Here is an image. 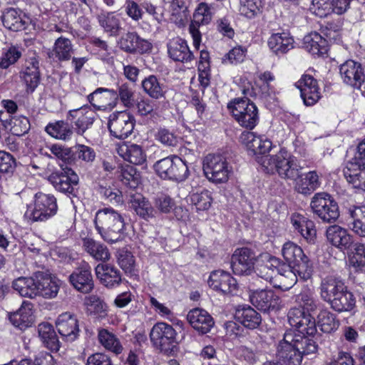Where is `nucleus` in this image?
Returning <instances> with one entry per match:
<instances>
[{
	"label": "nucleus",
	"instance_id": "f257e3e1",
	"mask_svg": "<svg viewBox=\"0 0 365 365\" xmlns=\"http://www.w3.org/2000/svg\"><path fill=\"white\" fill-rule=\"evenodd\" d=\"M263 165L268 173L276 171L282 178L294 180V189L300 194L310 195L320 185L319 175L316 171H309L301 175L302 167L294 158L288 156L284 150H280L274 156L265 158Z\"/></svg>",
	"mask_w": 365,
	"mask_h": 365
},
{
	"label": "nucleus",
	"instance_id": "f03ea898",
	"mask_svg": "<svg viewBox=\"0 0 365 365\" xmlns=\"http://www.w3.org/2000/svg\"><path fill=\"white\" fill-rule=\"evenodd\" d=\"M94 224L101 237L110 243L118 241L124 230L123 216L111 207H105L96 213Z\"/></svg>",
	"mask_w": 365,
	"mask_h": 365
},
{
	"label": "nucleus",
	"instance_id": "7ed1b4c3",
	"mask_svg": "<svg viewBox=\"0 0 365 365\" xmlns=\"http://www.w3.org/2000/svg\"><path fill=\"white\" fill-rule=\"evenodd\" d=\"M242 93L244 97L233 99L228 103L227 108L240 126L251 130L259 122L258 109L248 98L254 94L253 89L244 88Z\"/></svg>",
	"mask_w": 365,
	"mask_h": 365
},
{
	"label": "nucleus",
	"instance_id": "20e7f679",
	"mask_svg": "<svg viewBox=\"0 0 365 365\" xmlns=\"http://www.w3.org/2000/svg\"><path fill=\"white\" fill-rule=\"evenodd\" d=\"M282 255L286 264L296 273L297 277L298 276L304 281L311 278L312 264L299 246L292 242H287L283 245Z\"/></svg>",
	"mask_w": 365,
	"mask_h": 365
},
{
	"label": "nucleus",
	"instance_id": "39448f33",
	"mask_svg": "<svg viewBox=\"0 0 365 365\" xmlns=\"http://www.w3.org/2000/svg\"><path fill=\"white\" fill-rule=\"evenodd\" d=\"M57 210L54 195L37 192L34 195V206H28L24 217L32 222H43L54 216Z\"/></svg>",
	"mask_w": 365,
	"mask_h": 365
},
{
	"label": "nucleus",
	"instance_id": "423d86ee",
	"mask_svg": "<svg viewBox=\"0 0 365 365\" xmlns=\"http://www.w3.org/2000/svg\"><path fill=\"white\" fill-rule=\"evenodd\" d=\"M157 175L162 179L182 182L189 175L186 163L177 156L158 160L153 165Z\"/></svg>",
	"mask_w": 365,
	"mask_h": 365
},
{
	"label": "nucleus",
	"instance_id": "0eeeda50",
	"mask_svg": "<svg viewBox=\"0 0 365 365\" xmlns=\"http://www.w3.org/2000/svg\"><path fill=\"white\" fill-rule=\"evenodd\" d=\"M310 207L314 214L324 222H334L339 217L337 202L327 192L316 193L312 198Z\"/></svg>",
	"mask_w": 365,
	"mask_h": 365
},
{
	"label": "nucleus",
	"instance_id": "6e6552de",
	"mask_svg": "<svg viewBox=\"0 0 365 365\" xmlns=\"http://www.w3.org/2000/svg\"><path fill=\"white\" fill-rule=\"evenodd\" d=\"M177 333L173 327L165 322L156 323L150 332L153 346L161 352L170 354L175 347Z\"/></svg>",
	"mask_w": 365,
	"mask_h": 365
},
{
	"label": "nucleus",
	"instance_id": "1a4fd4ad",
	"mask_svg": "<svg viewBox=\"0 0 365 365\" xmlns=\"http://www.w3.org/2000/svg\"><path fill=\"white\" fill-rule=\"evenodd\" d=\"M203 171L210 181L222 183L228 180L231 168L222 155L208 154L203 160Z\"/></svg>",
	"mask_w": 365,
	"mask_h": 365
},
{
	"label": "nucleus",
	"instance_id": "9d476101",
	"mask_svg": "<svg viewBox=\"0 0 365 365\" xmlns=\"http://www.w3.org/2000/svg\"><path fill=\"white\" fill-rule=\"evenodd\" d=\"M284 340L292 344L297 349L302 358L312 357L319 349L316 341V334H306L305 331L297 332L292 329L287 330L284 334Z\"/></svg>",
	"mask_w": 365,
	"mask_h": 365
},
{
	"label": "nucleus",
	"instance_id": "9b49d317",
	"mask_svg": "<svg viewBox=\"0 0 365 365\" xmlns=\"http://www.w3.org/2000/svg\"><path fill=\"white\" fill-rule=\"evenodd\" d=\"M265 258L267 259L264 265H261L259 269V275L267 281H271L272 279V274L266 272L267 270H270L272 273L277 272L280 276L287 280V284L283 285L284 289H287L292 287L297 282L296 273L292 271L289 266L285 262L276 257L266 255Z\"/></svg>",
	"mask_w": 365,
	"mask_h": 365
},
{
	"label": "nucleus",
	"instance_id": "f8f14e48",
	"mask_svg": "<svg viewBox=\"0 0 365 365\" xmlns=\"http://www.w3.org/2000/svg\"><path fill=\"white\" fill-rule=\"evenodd\" d=\"M48 180L58 192L69 196H76V187L78 184L79 178L71 168L61 167V170L52 173Z\"/></svg>",
	"mask_w": 365,
	"mask_h": 365
},
{
	"label": "nucleus",
	"instance_id": "ddd939ff",
	"mask_svg": "<svg viewBox=\"0 0 365 365\" xmlns=\"http://www.w3.org/2000/svg\"><path fill=\"white\" fill-rule=\"evenodd\" d=\"M135 119L127 111H116L108 118V128L110 134L116 138L124 139L133 132Z\"/></svg>",
	"mask_w": 365,
	"mask_h": 365
},
{
	"label": "nucleus",
	"instance_id": "4468645a",
	"mask_svg": "<svg viewBox=\"0 0 365 365\" xmlns=\"http://www.w3.org/2000/svg\"><path fill=\"white\" fill-rule=\"evenodd\" d=\"M257 256L251 248H237L231 257V267L237 275H250L252 273Z\"/></svg>",
	"mask_w": 365,
	"mask_h": 365
},
{
	"label": "nucleus",
	"instance_id": "2eb2a0df",
	"mask_svg": "<svg viewBox=\"0 0 365 365\" xmlns=\"http://www.w3.org/2000/svg\"><path fill=\"white\" fill-rule=\"evenodd\" d=\"M343 174L349 184L359 191H365V163L346 154Z\"/></svg>",
	"mask_w": 365,
	"mask_h": 365
},
{
	"label": "nucleus",
	"instance_id": "dca6fc26",
	"mask_svg": "<svg viewBox=\"0 0 365 365\" xmlns=\"http://www.w3.org/2000/svg\"><path fill=\"white\" fill-rule=\"evenodd\" d=\"M96 115L95 111L88 110L86 106H82L69 110L67 113V119L72 125L73 130L78 135H83L93 125Z\"/></svg>",
	"mask_w": 365,
	"mask_h": 365
},
{
	"label": "nucleus",
	"instance_id": "f3484780",
	"mask_svg": "<svg viewBox=\"0 0 365 365\" xmlns=\"http://www.w3.org/2000/svg\"><path fill=\"white\" fill-rule=\"evenodd\" d=\"M68 279L73 288L83 294L91 293L94 288L91 267L88 263L83 262L76 268Z\"/></svg>",
	"mask_w": 365,
	"mask_h": 365
},
{
	"label": "nucleus",
	"instance_id": "a211bd4d",
	"mask_svg": "<svg viewBox=\"0 0 365 365\" xmlns=\"http://www.w3.org/2000/svg\"><path fill=\"white\" fill-rule=\"evenodd\" d=\"M212 13L210 6L206 3H200L193 14V18L190 25V32L193 39V44L198 48L201 41L199 31L200 26L207 25L212 20Z\"/></svg>",
	"mask_w": 365,
	"mask_h": 365
},
{
	"label": "nucleus",
	"instance_id": "6ab92c4d",
	"mask_svg": "<svg viewBox=\"0 0 365 365\" xmlns=\"http://www.w3.org/2000/svg\"><path fill=\"white\" fill-rule=\"evenodd\" d=\"M249 298L255 307L264 312L277 310L279 307L280 298L272 289L251 291Z\"/></svg>",
	"mask_w": 365,
	"mask_h": 365
},
{
	"label": "nucleus",
	"instance_id": "aec40b11",
	"mask_svg": "<svg viewBox=\"0 0 365 365\" xmlns=\"http://www.w3.org/2000/svg\"><path fill=\"white\" fill-rule=\"evenodd\" d=\"M38 297L51 299L55 298L60 289L61 281L48 271H37Z\"/></svg>",
	"mask_w": 365,
	"mask_h": 365
},
{
	"label": "nucleus",
	"instance_id": "412c9836",
	"mask_svg": "<svg viewBox=\"0 0 365 365\" xmlns=\"http://www.w3.org/2000/svg\"><path fill=\"white\" fill-rule=\"evenodd\" d=\"M339 73L344 83L356 88H360L364 81V72L361 64L353 60H348L340 66Z\"/></svg>",
	"mask_w": 365,
	"mask_h": 365
},
{
	"label": "nucleus",
	"instance_id": "4be33fe9",
	"mask_svg": "<svg viewBox=\"0 0 365 365\" xmlns=\"http://www.w3.org/2000/svg\"><path fill=\"white\" fill-rule=\"evenodd\" d=\"M301 97L307 106H314L321 98L317 81L310 75H304L296 83Z\"/></svg>",
	"mask_w": 365,
	"mask_h": 365
},
{
	"label": "nucleus",
	"instance_id": "5701e85b",
	"mask_svg": "<svg viewBox=\"0 0 365 365\" xmlns=\"http://www.w3.org/2000/svg\"><path fill=\"white\" fill-rule=\"evenodd\" d=\"M240 140L254 155H264L262 157V165L265 158L272 156L266 155L272 148V142L266 137L257 136L252 132H243L240 135Z\"/></svg>",
	"mask_w": 365,
	"mask_h": 365
},
{
	"label": "nucleus",
	"instance_id": "b1692460",
	"mask_svg": "<svg viewBox=\"0 0 365 365\" xmlns=\"http://www.w3.org/2000/svg\"><path fill=\"white\" fill-rule=\"evenodd\" d=\"M207 284L214 290L224 294H233L237 289L236 279L230 273L223 270H215L211 272Z\"/></svg>",
	"mask_w": 365,
	"mask_h": 365
},
{
	"label": "nucleus",
	"instance_id": "393cba45",
	"mask_svg": "<svg viewBox=\"0 0 365 365\" xmlns=\"http://www.w3.org/2000/svg\"><path fill=\"white\" fill-rule=\"evenodd\" d=\"M87 100L96 110L113 109L116 106L115 91L98 88L87 96Z\"/></svg>",
	"mask_w": 365,
	"mask_h": 365
},
{
	"label": "nucleus",
	"instance_id": "a878e982",
	"mask_svg": "<svg viewBox=\"0 0 365 365\" xmlns=\"http://www.w3.org/2000/svg\"><path fill=\"white\" fill-rule=\"evenodd\" d=\"M289 322L296 328L297 332L305 331L306 334H317L316 320L310 314H307L300 309H292L288 314Z\"/></svg>",
	"mask_w": 365,
	"mask_h": 365
},
{
	"label": "nucleus",
	"instance_id": "bb28decb",
	"mask_svg": "<svg viewBox=\"0 0 365 365\" xmlns=\"http://www.w3.org/2000/svg\"><path fill=\"white\" fill-rule=\"evenodd\" d=\"M327 240L343 252L351 250L355 242L353 236L339 225L329 226L326 232Z\"/></svg>",
	"mask_w": 365,
	"mask_h": 365
},
{
	"label": "nucleus",
	"instance_id": "cd10ccee",
	"mask_svg": "<svg viewBox=\"0 0 365 365\" xmlns=\"http://www.w3.org/2000/svg\"><path fill=\"white\" fill-rule=\"evenodd\" d=\"M56 326L60 335L68 341H73L78 336L80 330L78 319L69 312L59 315Z\"/></svg>",
	"mask_w": 365,
	"mask_h": 365
},
{
	"label": "nucleus",
	"instance_id": "c85d7f7f",
	"mask_svg": "<svg viewBox=\"0 0 365 365\" xmlns=\"http://www.w3.org/2000/svg\"><path fill=\"white\" fill-rule=\"evenodd\" d=\"M187 319L190 326L200 334H205L210 331L215 324L212 316L205 309L195 308L191 309Z\"/></svg>",
	"mask_w": 365,
	"mask_h": 365
},
{
	"label": "nucleus",
	"instance_id": "c756f323",
	"mask_svg": "<svg viewBox=\"0 0 365 365\" xmlns=\"http://www.w3.org/2000/svg\"><path fill=\"white\" fill-rule=\"evenodd\" d=\"M167 47L169 57L174 61L187 63L195 59V56L190 50L187 41L180 37L170 40Z\"/></svg>",
	"mask_w": 365,
	"mask_h": 365
},
{
	"label": "nucleus",
	"instance_id": "7c9ffc66",
	"mask_svg": "<svg viewBox=\"0 0 365 365\" xmlns=\"http://www.w3.org/2000/svg\"><path fill=\"white\" fill-rule=\"evenodd\" d=\"M284 340L283 338L279 341L275 359L282 365H301L302 358L297 349L292 344Z\"/></svg>",
	"mask_w": 365,
	"mask_h": 365
},
{
	"label": "nucleus",
	"instance_id": "2f4dec72",
	"mask_svg": "<svg viewBox=\"0 0 365 365\" xmlns=\"http://www.w3.org/2000/svg\"><path fill=\"white\" fill-rule=\"evenodd\" d=\"M19 76L26 85V92L33 93L41 81L38 61L36 58L27 61L20 71Z\"/></svg>",
	"mask_w": 365,
	"mask_h": 365
},
{
	"label": "nucleus",
	"instance_id": "473e14b6",
	"mask_svg": "<svg viewBox=\"0 0 365 365\" xmlns=\"http://www.w3.org/2000/svg\"><path fill=\"white\" fill-rule=\"evenodd\" d=\"M95 270L96 277L108 288L118 287L122 282L120 272L113 265L98 264Z\"/></svg>",
	"mask_w": 365,
	"mask_h": 365
},
{
	"label": "nucleus",
	"instance_id": "72a5a7b5",
	"mask_svg": "<svg viewBox=\"0 0 365 365\" xmlns=\"http://www.w3.org/2000/svg\"><path fill=\"white\" fill-rule=\"evenodd\" d=\"M32 308L31 302L24 301L17 311L9 314V321L14 327L21 330L30 327L34 322Z\"/></svg>",
	"mask_w": 365,
	"mask_h": 365
},
{
	"label": "nucleus",
	"instance_id": "f704fd0d",
	"mask_svg": "<svg viewBox=\"0 0 365 365\" xmlns=\"http://www.w3.org/2000/svg\"><path fill=\"white\" fill-rule=\"evenodd\" d=\"M26 16L18 9H6L1 15V21L5 28L12 31H19L25 29L28 24Z\"/></svg>",
	"mask_w": 365,
	"mask_h": 365
},
{
	"label": "nucleus",
	"instance_id": "c9c22d12",
	"mask_svg": "<svg viewBox=\"0 0 365 365\" xmlns=\"http://www.w3.org/2000/svg\"><path fill=\"white\" fill-rule=\"evenodd\" d=\"M36 277L37 272H35L30 277H19L14 280L12 287L21 297L31 299H35L38 297Z\"/></svg>",
	"mask_w": 365,
	"mask_h": 365
},
{
	"label": "nucleus",
	"instance_id": "e433bc0d",
	"mask_svg": "<svg viewBox=\"0 0 365 365\" xmlns=\"http://www.w3.org/2000/svg\"><path fill=\"white\" fill-rule=\"evenodd\" d=\"M235 319L250 329L257 328L262 322L260 314L250 306L239 307L235 311Z\"/></svg>",
	"mask_w": 365,
	"mask_h": 365
},
{
	"label": "nucleus",
	"instance_id": "4c0bfd02",
	"mask_svg": "<svg viewBox=\"0 0 365 365\" xmlns=\"http://www.w3.org/2000/svg\"><path fill=\"white\" fill-rule=\"evenodd\" d=\"M344 283L333 277H327L322 279L319 287V294L322 299L329 304L333 299L344 289Z\"/></svg>",
	"mask_w": 365,
	"mask_h": 365
},
{
	"label": "nucleus",
	"instance_id": "58836bf2",
	"mask_svg": "<svg viewBox=\"0 0 365 365\" xmlns=\"http://www.w3.org/2000/svg\"><path fill=\"white\" fill-rule=\"evenodd\" d=\"M294 38L289 34H273L268 39L269 49L276 55H282L294 48Z\"/></svg>",
	"mask_w": 365,
	"mask_h": 365
},
{
	"label": "nucleus",
	"instance_id": "ea45409f",
	"mask_svg": "<svg viewBox=\"0 0 365 365\" xmlns=\"http://www.w3.org/2000/svg\"><path fill=\"white\" fill-rule=\"evenodd\" d=\"M73 51L71 41L64 36H60L55 41L52 50L48 53V57L59 61H67L71 58Z\"/></svg>",
	"mask_w": 365,
	"mask_h": 365
},
{
	"label": "nucleus",
	"instance_id": "a19ab883",
	"mask_svg": "<svg viewBox=\"0 0 365 365\" xmlns=\"http://www.w3.org/2000/svg\"><path fill=\"white\" fill-rule=\"evenodd\" d=\"M130 203L131 208L142 219L148 221L155 217V210L148 199L140 194L130 196Z\"/></svg>",
	"mask_w": 365,
	"mask_h": 365
},
{
	"label": "nucleus",
	"instance_id": "79ce46f5",
	"mask_svg": "<svg viewBox=\"0 0 365 365\" xmlns=\"http://www.w3.org/2000/svg\"><path fill=\"white\" fill-rule=\"evenodd\" d=\"M306 49L312 55L323 56L327 53L328 42L317 32H312L304 38Z\"/></svg>",
	"mask_w": 365,
	"mask_h": 365
},
{
	"label": "nucleus",
	"instance_id": "37998d69",
	"mask_svg": "<svg viewBox=\"0 0 365 365\" xmlns=\"http://www.w3.org/2000/svg\"><path fill=\"white\" fill-rule=\"evenodd\" d=\"M118 153L125 160L134 165H142L146 160V155L142 147L136 144L120 145Z\"/></svg>",
	"mask_w": 365,
	"mask_h": 365
},
{
	"label": "nucleus",
	"instance_id": "c03bdc74",
	"mask_svg": "<svg viewBox=\"0 0 365 365\" xmlns=\"http://www.w3.org/2000/svg\"><path fill=\"white\" fill-rule=\"evenodd\" d=\"M45 130L51 136L65 141L69 140L74 132L72 125L70 121H68L67 118L66 120H58L53 123H49L46 125Z\"/></svg>",
	"mask_w": 365,
	"mask_h": 365
},
{
	"label": "nucleus",
	"instance_id": "a18cd8bd",
	"mask_svg": "<svg viewBox=\"0 0 365 365\" xmlns=\"http://www.w3.org/2000/svg\"><path fill=\"white\" fill-rule=\"evenodd\" d=\"M355 302L354 294L345 286L344 289H342L333 299L329 305L335 312L341 313L352 310L355 307Z\"/></svg>",
	"mask_w": 365,
	"mask_h": 365
},
{
	"label": "nucleus",
	"instance_id": "49530a36",
	"mask_svg": "<svg viewBox=\"0 0 365 365\" xmlns=\"http://www.w3.org/2000/svg\"><path fill=\"white\" fill-rule=\"evenodd\" d=\"M141 86L143 91L153 99L165 98L166 86L154 75L145 78Z\"/></svg>",
	"mask_w": 365,
	"mask_h": 365
},
{
	"label": "nucleus",
	"instance_id": "de8ad7c7",
	"mask_svg": "<svg viewBox=\"0 0 365 365\" xmlns=\"http://www.w3.org/2000/svg\"><path fill=\"white\" fill-rule=\"evenodd\" d=\"M38 336L45 346L52 351H58L60 342L51 324L47 322L41 323L38 326Z\"/></svg>",
	"mask_w": 365,
	"mask_h": 365
},
{
	"label": "nucleus",
	"instance_id": "09e8293b",
	"mask_svg": "<svg viewBox=\"0 0 365 365\" xmlns=\"http://www.w3.org/2000/svg\"><path fill=\"white\" fill-rule=\"evenodd\" d=\"M3 115H6L4 112H0V120L2 125L7 128L10 125V131L16 136H22L26 133L30 129V122L26 117L14 116L10 119H3Z\"/></svg>",
	"mask_w": 365,
	"mask_h": 365
},
{
	"label": "nucleus",
	"instance_id": "8fccbe9b",
	"mask_svg": "<svg viewBox=\"0 0 365 365\" xmlns=\"http://www.w3.org/2000/svg\"><path fill=\"white\" fill-rule=\"evenodd\" d=\"M99 343L108 351L115 354L123 351V346L119 339L112 332L106 329H100L98 333Z\"/></svg>",
	"mask_w": 365,
	"mask_h": 365
},
{
	"label": "nucleus",
	"instance_id": "3c124183",
	"mask_svg": "<svg viewBox=\"0 0 365 365\" xmlns=\"http://www.w3.org/2000/svg\"><path fill=\"white\" fill-rule=\"evenodd\" d=\"M83 247L96 260L106 261L110 258V252L108 247L91 238H84L83 240Z\"/></svg>",
	"mask_w": 365,
	"mask_h": 365
},
{
	"label": "nucleus",
	"instance_id": "603ef678",
	"mask_svg": "<svg viewBox=\"0 0 365 365\" xmlns=\"http://www.w3.org/2000/svg\"><path fill=\"white\" fill-rule=\"evenodd\" d=\"M100 26L112 36L119 35L121 30L119 18L113 12L101 13L98 16Z\"/></svg>",
	"mask_w": 365,
	"mask_h": 365
},
{
	"label": "nucleus",
	"instance_id": "864d4df0",
	"mask_svg": "<svg viewBox=\"0 0 365 365\" xmlns=\"http://www.w3.org/2000/svg\"><path fill=\"white\" fill-rule=\"evenodd\" d=\"M295 230L309 242H313L316 237V229L313 221L307 219L303 216H297L292 220Z\"/></svg>",
	"mask_w": 365,
	"mask_h": 365
},
{
	"label": "nucleus",
	"instance_id": "5fc2aeb1",
	"mask_svg": "<svg viewBox=\"0 0 365 365\" xmlns=\"http://www.w3.org/2000/svg\"><path fill=\"white\" fill-rule=\"evenodd\" d=\"M317 324L324 333H331L336 331L340 324L336 314L327 309H322L317 315Z\"/></svg>",
	"mask_w": 365,
	"mask_h": 365
},
{
	"label": "nucleus",
	"instance_id": "6e6d98bb",
	"mask_svg": "<svg viewBox=\"0 0 365 365\" xmlns=\"http://www.w3.org/2000/svg\"><path fill=\"white\" fill-rule=\"evenodd\" d=\"M297 302L302 308L303 312H307L308 314L313 313L320 308L322 304L314 297V293L309 289L302 291L297 296Z\"/></svg>",
	"mask_w": 365,
	"mask_h": 365
},
{
	"label": "nucleus",
	"instance_id": "4d7b16f0",
	"mask_svg": "<svg viewBox=\"0 0 365 365\" xmlns=\"http://www.w3.org/2000/svg\"><path fill=\"white\" fill-rule=\"evenodd\" d=\"M349 256V264L356 270H361L365 267V246L359 242H354L351 250L346 252Z\"/></svg>",
	"mask_w": 365,
	"mask_h": 365
},
{
	"label": "nucleus",
	"instance_id": "13d9d810",
	"mask_svg": "<svg viewBox=\"0 0 365 365\" xmlns=\"http://www.w3.org/2000/svg\"><path fill=\"white\" fill-rule=\"evenodd\" d=\"M350 228L359 236L365 237V206L356 207L351 211Z\"/></svg>",
	"mask_w": 365,
	"mask_h": 365
},
{
	"label": "nucleus",
	"instance_id": "bf43d9fd",
	"mask_svg": "<svg viewBox=\"0 0 365 365\" xmlns=\"http://www.w3.org/2000/svg\"><path fill=\"white\" fill-rule=\"evenodd\" d=\"M239 12L240 15L252 19L257 16L263 6L262 0H239Z\"/></svg>",
	"mask_w": 365,
	"mask_h": 365
},
{
	"label": "nucleus",
	"instance_id": "052dcab7",
	"mask_svg": "<svg viewBox=\"0 0 365 365\" xmlns=\"http://www.w3.org/2000/svg\"><path fill=\"white\" fill-rule=\"evenodd\" d=\"M118 263L126 274H135V260L130 252L124 250H119L118 252Z\"/></svg>",
	"mask_w": 365,
	"mask_h": 365
},
{
	"label": "nucleus",
	"instance_id": "680f3d73",
	"mask_svg": "<svg viewBox=\"0 0 365 365\" xmlns=\"http://www.w3.org/2000/svg\"><path fill=\"white\" fill-rule=\"evenodd\" d=\"M116 104L118 101L126 108L134 106V93L127 83L119 86L118 91H115Z\"/></svg>",
	"mask_w": 365,
	"mask_h": 365
},
{
	"label": "nucleus",
	"instance_id": "e2e57ef3",
	"mask_svg": "<svg viewBox=\"0 0 365 365\" xmlns=\"http://www.w3.org/2000/svg\"><path fill=\"white\" fill-rule=\"evenodd\" d=\"M138 35L135 32H128L123 34L118 41V45L121 50L129 53H136Z\"/></svg>",
	"mask_w": 365,
	"mask_h": 365
},
{
	"label": "nucleus",
	"instance_id": "0e129e2a",
	"mask_svg": "<svg viewBox=\"0 0 365 365\" xmlns=\"http://www.w3.org/2000/svg\"><path fill=\"white\" fill-rule=\"evenodd\" d=\"M16 167L14 157L8 152L0 150V173L11 175Z\"/></svg>",
	"mask_w": 365,
	"mask_h": 365
},
{
	"label": "nucleus",
	"instance_id": "69168bd1",
	"mask_svg": "<svg viewBox=\"0 0 365 365\" xmlns=\"http://www.w3.org/2000/svg\"><path fill=\"white\" fill-rule=\"evenodd\" d=\"M155 139L166 147H175L179 138L169 129L160 128L155 134Z\"/></svg>",
	"mask_w": 365,
	"mask_h": 365
},
{
	"label": "nucleus",
	"instance_id": "338daca9",
	"mask_svg": "<svg viewBox=\"0 0 365 365\" xmlns=\"http://www.w3.org/2000/svg\"><path fill=\"white\" fill-rule=\"evenodd\" d=\"M73 155L86 163H91L96 159V152L91 147L83 145L77 144L74 147Z\"/></svg>",
	"mask_w": 365,
	"mask_h": 365
},
{
	"label": "nucleus",
	"instance_id": "774afa93",
	"mask_svg": "<svg viewBox=\"0 0 365 365\" xmlns=\"http://www.w3.org/2000/svg\"><path fill=\"white\" fill-rule=\"evenodd\" d=\"M309 10L316 16L322 18L333 12V7L331 0H312Z\"/></svg>",
	"mask_w": 365,
	"mask_h": 365
}]
</instances>
